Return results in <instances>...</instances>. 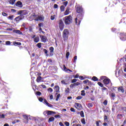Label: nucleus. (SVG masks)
<instances>
[{"label": "nucleus", "instance_id": "35", "mask_svg": "<svg viewBox=\"0 0 126 126\" xmlns=\"http://www.w3.org/2000/svg\"><path fill=\"white\" fill-rule=\"evenodd\" d=\"M23 118L25 119V120H27V121H28L29 120V116L27 115H23Z\"/></svg>", "mask_w": 126, "mask_h": 126}, {"label": "nucleus", "instance_id": "26", "mask_svg": "<svg viewBox=\"0 0 126 126\" xmlns=\"http://www.w3.org/2000/svg\"><path fill=\"white\" fill-rule=\"evenodd\" d=\"M81 92V96H85V95H86V94H85V90H82Z\"/></svg>", "mask_w": 126, "mask_h": 126}, {"label": "nucleus", "instance_id": "29", "mask_svg": "<svg viewBox=\"0 0 126 126\" xmlns=\"http://www.w3.org/2000/svg\"><path fill=\"white\" fill-rule=\"evenodd\" d=\"M60 97H61V94H59L56 98V101H59V99H60Z\"/></svg>", "mask_w": 126, "mask_h": 126}, {"label": "nucleus", "instance_id": "55", "mask_svg": "<svg viewBox=\"0 0 126 126\" xmlns=\"http://www.w3.org/2000/svg\"><path fill=\"white\" fill-rule=\"evenodd\" d=\"M48 91H49V92H53V89H52L51 88H49L48 89Z\"/></svg>", "mask_w": 126, "mask_h": 126}, {"label": "nucleus", "instance_id": "42", "mask_svg": "<svg viewBox=\"0 0 126 126\" xmlns=\"http://www.w3.org/2000/svg\"><path fill=\"white\" fill-rule=\"evenodd\" d=\"M37 46L38 48H39V49H41V47H42L41 43H38L37 44Z\"/></svg>", "mask_w": 126, "mask_h": 126}, {"label": "nucleus", "instance_id": "21", "mask_svg": "<svg viewBox=\"0 0 126 126\" xmlns=\"http://www.w3.org/2000/svg\"><path fill=\"white\" fill-rule=\"evenodd\" d=\"M110 97L113 98V100H115L114 98H115V97H116V94H115V93H112L111 94H110Z\"/></svg>", "mask_w": 126, "mask_h": 126}, {"label": "nucleus", "instance_id": "41", "mask_svg": "<svg viewBox=\"0 0 126 126\" xmlns=\"http://www.w3.org/2000/svg\"><path fill=\"white\" fill-rule=\"evenodd\" d=\"M118 119H122L123 118V115L122 114H118L117 115Z\"/></svg>", "mask_w": 126, "mask_h": 126}, {"label": "nucleus", "instance_id": "48", "mask_svg": "<svg viewBox=\"0 0 126 126\" xmlns=\"http://www.w3.org/2000/svg\"><path fill=\"white\" fill-rule=\"evenodd\" d=\"M68 57H69V52H67L66 53V58L68 59Z\"/></svg>", "mask_w": 126, "mask_h": 126}, {"label": "nucleus", "instance_id": "49", "mask_svg": "<svg viewBox=\"0 0 126 126\" xmlns=\"http://www.w3.org/2000/svg\"><path fill=\"white\" fill-rule=\"evenodd\" d=\"M5 44L7 45H10V44H11V43L10 42V41H6Z\"/></svg>", "mask_w": 126, "mask_h": 126}, {"label": "nucleus", "instance_id": "8", "mask_svg": "<svg viewBox=\"0 0 126 126\" xmlns=\"http://www.w3.org/2000/svg\"><path fill=\"white\" fill-rule=\"evenodd\" d=\"M40 37L41 40V42H43V43H46V42L48 41V39H47V37L44 35H40Z\"/></svg>", "mask_w": 126, "mask_h": 126}, {"label": "nucleus", "instance_id": "9", "mask_svg": "<svg viewBox=\"0 0 126 126\" xmlns=\"http://www.w3.org/2000/svg\"><path fill=\"white\" fill-rule=\"evenodd\" d=\"M103 82L105 85H108V84H110L111 80H110L109 78L104 79V80H103Z\"/></svg>", "mask_w": 126, "mask_h": 126}, {"label": "nucleus", "instance_id": "33", "mask_svg": "<svg viewBox=\"0 0 126 126\" xmlns=\"http://www.w3.org/2000/svg\"><path fill=\"white\" fill-rule=\"evenodd\" d=\"M98 85H99V86H100V87H104V85L103 84H102L101 82H98L97 83Z\"/></svg>", "mask_w": 126, "mask_h": 126}, {"label": "nucleus", "instance_id": "25", "mask_svg": "<svg viewBox=\"0 0 126 126\" xmlns=\"http://www.w3.org/2000/svg\"><path fill=\"white\" fill-rule=\"evenodd\" d=\"M42 79V77L38 76L36 79L37 82H40Z\"/></svg>", "mask_w": 126, "mask_h": 126}, {"label": "nucleus", "instance_id": "11", "mask_svg": "<svg viewBox=\"0 0 126 126\" xmlns=\"http://www.w3.org/2000/svg\"><path fill=\"white\" fill-rule=\"evenodd\" d=\"M44 114H47L48 116L51 115H56V112L54 111H46L44 112Z\"/></svg>", "mask_w": 126, "mask_h": 126}, {"label": "nucleus", "instance_id": "61", "mask_svg": "<svg viewBox=\"0 0 126 126\" xmlns=\"http://www.w3.org/2000/svg\"><path fill=\"white\" fill-rule=\"evenodd\" d=\"M70 111H71V112H75V109H74V108H71Z\"/></svg>", "mask_w": 126, "mask_h": 126}, {"label": "nucleus", "instance_id": "46", "mask_svg": "<svg viewBox=\"0 0 126 126\" xmlns=\"http://www.w3.org/2000/svg\"><path fill=\"white\" fill-rule=\"evenodd\" d=\"M76 60H77V56H75L74 57V61H73V63H76Z\"/></svg>", "mask_w": 126, "mask_h": 126}, {"label": "nucleus", "instance_id": "45", "mask_svg": "<svg viewBox=\"0 0 126 126\" xmlns=\"http://www.w3.org/2000/svg\"><path fill=\"white\" fill-rule=\"evenodd\" d=\"M65 92L66 93V94H68V93H69V88L66 89Z\"/></svg>", "mask_w": 126, "mask_h": 126}, {"label": "nucleus", "instance_id": "3", "mask_svg": "<svg viewBox=\"0 0 126 126\" xmlns=\"http://www.w3.org/2000/svg\"><path fill=\"white\" fill-rule=\"evenodd\" d=\"M18 14L24 16V15H27L28 14V11L27 10H20L18 12Z\"/></svg>", "mask_w": 126, "mask_h": 126}, {"label": "nucleus", "instance_id": "1", "mask_svg": "<svg viewBox=\"0 0 126 126\" xmlns=\"http://www.w3.org/2000/svg\"><path fill=\"white\" fill-rule=\"evenodd\" d=\"M69 35V32L67 29L64 30L63 33V41H66L68 39V35Z\"/></svg>", "mask_w": 126, "mask_h": 126}, {"label": "nucleus", "instance_id": "38", "mask_svg": "<svg viewBox=\"0 0 126 126\" xmlns=\"http://www.w3.org/2000/svg\"><path fill=\"white\" fill-rule=\"evenodd\" d=\"M83 98V97L82 96H78L76 97V99L77 100H81V99H82Z\"/></svg>", "mask_w": 126, "mask_h": 126}, {"label": "nucleus", "instance_id": "56", "mask_svg": "<svg viewBox=\"0 0 126 126\" xmlns=\"http://www.w3.org/2000/svg\"><path fill=\"white\" fill-rule=\"evenodd\" d=\"M64 124L65 125V126H69V123L67 122H65Z\"/></svg>", "mask_w": 126, "mask_h": 126}, {"label": "nucleus", "instance_id": "62", "mask_svg": "<svg viewBox=\"0 0 126 126\" xmlns=\"http://www.w3.org/2000/svg\"><path fill=\"white\" fill-rule=\"evenodd\" d=\"M38 100H39V101H40V102H43V98H42V97H39V98H38Z\"/></svg>", "mask_w": 126, "mask_h": 126}, {"label": "nucleus", "instance_id": "47", "mask_svg": "<svg viewBox=\"0 0 126 126\" xmlns=\"http://www.w3.org/2000/svg\"><path fill=\"white\" fill-rule=\"evenodd\" d=\"M55 118H56V119H61V116L60 115H55Z\"/></svg>", "mask_w": 126, "mask_h": 126}, {"label": "nucleus", "instance_id": "19", "mask_svg": "<svg viewBox=\"0 0 126 126\" xmlns=\"http://www.w3.org/2000/svg\"><path fill=\"white\" fill-rule=\"evenodd\" d=\"M64 14L65 15H67L68 14H69V8H67L66 10L64 13Z\"/></svg>", "mask_w": 126, "mask_h": 126}, {"label": "nucleus", "instance_id": "7", "mask_svg": "<svg viewBox=\"0 0 126 126\" xmlns=\"http://www.w3.org/2000/svg\"><path fill=\"white\" fill-rule=\"evenodd\" d=\"M78 15L77 16V18L75 19V23L76 25H80V23L81 22V18L79 19Z\"/></svg>", "mask_w": 126, "mask_h": 126}, {"label": "nucleus", "instance_id": "39", "mask_svg": "<svg viewBox=\"0 0 126 126\" xmlns=\"http://www.w3.org/2000/svg\"><path fill=\"white\" fill-rule=\"evenodd\" d=\"M14 2H15V0H11V1L9 2V3L10 4H14Z\"/></svg>", "mask_w": 126, "mask_h": 126}, {"label": "nucleus", "instance_id": "63", "mask_svg": "<svg viewBox=\"0 0 126 126\" xmlns=\"http://www.w3.org/2000/svg\"><path fill=\"white\" fill-rule=\"evenodd\" d=\"M51 20H54L55 19V15L51 16Z\"/></svg>", "mask_w": 126, "mask_h": 126}, {"label": "nucleus", "instance_id": "43", "mask_svg": "<svg viewBox=\"0 0 126 126\" xmlns=\"http://www.w3.org/2000/svg\"><path fill=\"white\" fill-rule=\"evenodd\" d=\"M76 81H77V79H73L72 80V81H71V83H75V82H76Z\"/></svg>", "mask_w": 126, "mask_h": 126}, {"label": "nucleus", "instance_id": "54", "mask_svg": "<svg viewBox=\"0 0 126 126\" xmlns=\"http://www.w3.org/2000/svg\"><path fill=\"white\" fill-rule=\"evenodd\" d=\"M36 94V95H38V96H40V95H41L42 94V93H41V92H37Z\"/></svg>", "mask_w": 126, "mask_h": 126}, {"label": "nucleus", "instance_id": "37", "mask_svg": "<svg viewBox=\"0 0 126 126\" xmlns=\"http://www.w3.org/2000/svg\"><path fill=\"white\" fill-rule=\"evenodd\" d=\"M14 45H18V46H21V43L18 42H14Z\"/></svg>", "mask_w": 126, "mask_h": 126}, {"label": "nucleus", "instance_id": "34", "mask_svg": "<svg viewBox=\"0 0 126 126\" xmlns=\"http://www.w3.org/2000/svg\"><path fill=\"white\" fill-rule=\"evenodd\" d=\"M34 18H35V21H37V19H39V15H34Z\"/></svg>", "mask_w": 126, "mask_h": 126}, {"label": "nucleus", "instance_id": "15", "mask_svg": "<svg viewBox=\"0 0 126 126\" xmlns=\"http://www.w3.org/2000/svg\"><path fill=\"white\" fill-rule=\"evenodd\" d=\"M44 104L46 105V106H48V107H50V108H53V105L50 104L48 101H47V100L44 99Z\"/></svg>", "mask_w": 126, "mask_h": 126}, {"label": "nucleus", "instance_id": "30", "mask_svg": "<svg viewBox=\"0 0 126 126\" xmlns=\"http://www.w3.org/2000/svg\"><path fill=\"white\" fill-rule=\"evenodd\" d=\"M106 78L107 77L105 76L100 77V81H101V80H104L105 79H106Z\"/></svg>", "mask_w": 126, "mask_h": 126}, {"label": "nucleus", "instance_id": "20", "mask_svg": "<svg viewBox=\"0 0 126 126\" xmlns=\"http://www.w3.org/2000/svg\"><path fill=\"white\" fill-rule=\"evenodd\" d=\"M118 91L119 92H121V93H124V88H123L122 87H119L118 89Z\"/></svg>", "mask_w": 126, "mask_h": 126}, {"label": "nucleus", "instance_id": "36", "mask_svg": "<svg viewBox=\"0 0 126 126\" xmlns=\"http://www.w3.org/2000/svg\"><path fill=\"white\" fill-rule=\"evenodd\" d=\"M13 15L9 16L8 18V19H9L10 20H13Z\"/></svg>", "mask_w": 126, "mask_h": 126}, {"label": "nucleus", "instance_id": "17", "mask_svg": "<svg viewBox=\"0 0 126 126\" xmlns=\"http://www.w3.org/2000/svg\"><path fill=\"white\" fill-rule=\"evenodd\" d=\"M16 5V6H18V7H22V2L20 1H18L17 2Z\"/></svg>", "mask_w": 126, "mask_h": 126}, {"label": "nucleus", "instance_id": "31", "mask_svg": "<svg viewBox=\"0 0 126 126\" xmlns=\"http://www.w3.org/2000/svg\"><path fill=\"white\" fill-rule=\"evenodd\" d=\"M92 80H94V81H98V78H97V77L94 76L92 78Z\"/></svg>", "mask_w": 126, "mask_h": 126}, {"label": "nucleus", "instance_id": "14", "mask_svg": "<svg viewBox=\"0 0 126 126\" xmlns=\"http://www.w3.org/2000/svg\"><path fill=\"white\" fill-rule=\"evenodd\" d=\"M54 49L53 47H51L49 48V50L50 51V55L51 57L54 56V54H53V53H54Z\"/></svg>", "mask_w": 126, "mask_h": 126}, {"label": "nucleus", "instance_id": "32", "mask_svg": "<svg viewBox=\"0 0 126 126\" xmlns=\"http://www.w3.org/2000/svg\"><path fill=\"white\" fill-rule=\"evenodd\" d=\"M88 108H92L93 107V103H89L88 104Z\"/></svg>", "mask_w": 126, "mask_h": 126}, {"label": "nucleus", "instance_id": "23", "mask_svg": "<svg viewBox=\"0 0 126 126\" xmlns=\"http://www.w3.org/2000/svg\"><path fill=\"white\" fill-rule=\"evenodd\" d=\"M43 52H44V54H46V57H49V55L48 54V50H47L46 49H44Z\"/></svg>", "mask_w": 126, "mask_h": 126}, {"label": "nucleus", "instance_id": "13", "mask_svg": "<svg viewBox=\"0 0 126 126\" xmlns=\"http://www.w3.org/2000/svg\"><path fill=\"white\" fill-rule=\"evenodd\" d=\"M54 90L55 91V92H57L56 95H58V93H60V87H59V86H55Z\"/></svg>", "mask_w": 126, "mask_h": 126}, {"label": "nucleus", "instance_id": "58", "mask_svg": "<svg viewBox=\"0 0 126 126\" xmlns=\"http://www.w3.org/2000/svg\"><path fill=\"white\" fill-rule=\"evenodd\" d=\"M2 15L3 16H7V14H6V13L2 12Z\"/></svg>", "mask_w": 126, "mask_h": 126}, {"label": "nucleus", "instance_id": "4", "mask_svg": "<svg viewBox=\"0 0 126 126\" xmlns=\"http://www.w3.org/2000/svg\"><path fill=\"white\" fill-rule=\"evenodd\" d=\"M59 28L61 31H63V28L64 27V25H63V20H60L59 21Z\"/></svg>", "mask_w": 126, "mask_h": 126}, {"label": "nucleus", "instance_id": "28", "mask_svg": "<svg viewBox=\"0 0 126 126\" xmlns=\"http://www.w3.org/2000/svg\"><path fill=\"white\" fill-rule=\"evenodd\" d=\"M80 115L82 118H84V112L83 111H81L80 113Z\"/></svg>", "mask_w": 126, "mask_h": 126}, {"label": "nucleus", "instance_id": "6", "mask_svg": "<svg viewBox=\"0 0 126 126\" xmlns=\"http://www.w3.org/2000/svg\"><path fill=\"white\" fill-rule=\"evenodd\" d=\"M24 16L23 15H20L18 16V17H16L14 19L15 21H16V22H19V21H20V20H22V19H24Z\"/></svg>", "mask_w": 126, "mask_h": 126}, {"label": "nucleus", "instance_id": "60", "mask_svg": "<svg viewBox=\"0 0 126 126\" xmlns=\"http://www.w3.org/2000/svg\"><path fill=\"white\" fill-rule=\"evenodd\" d=\"M104 90H107L108 91V89H107L106 88H105V87H103L102 89V91H104Z\"/></svg>", "mask_w": 126, "mask_h": 126}, {"label": "nucleus", "instance_id": "27", "mask_svg": "<svg viewBox=\"0 0 126 126\" xmlns=\"http://www.w3.org/2000/svg\"><path fill=\"white\" fill-rule=\"evenodd\" d=\"M64 8H65V7L63 5H62L60 7V9L61 11H64Z\"/></svg>", "mask_w": 126, "mask_h": 126}, {"label": "nucleus", "instance_id": "40", "mask_svg": "<svg viewBox=\"0 0 126 126\" xmlns=\"http://www.w3.org/2000/svg\"><path fill=\"white\" fill-rule=\"evenodd\" d=\"M81 122L83 125H85V124H86V122H85V119L84 118L82 119Z\"/></svg>", "mask_w": 126, "mask_h": 126}, {"label": "nucleus", "instance_id": "53", "mask_svg": "<svg viewBox=\"0 0 126 126\" xmlns=\"http://www.w3.org/2000/svg\"><path fill=\"white\" fill-rule=\"evenodd\" d=\"M88 82H89V80H86L83 81V83H84V84H86V83H88Z\"/></svg>", "mask_w": 126, "mask_h": 126}, {"label": "nucleus", "instance_id": "50", "mask_svg": "<svg viewBox=\"0 0 126 126\" xmlns=\"http://www.w3.org/2000/svg\"><path fill=\"white\" fill-rule=\"evenodd\" d=\"M99 123H101V121H96V126H100V125L99 124Z\"/></svg>", "mask_w": 126, "mask_h": 126}, {"label": "nucleus", "instance_id": "57", "mask_svg": "<svg viewBox=\"0 0 126 126\" xmlns=\"http://www.w3.org/2000/svg\"><path fill=\"white\" fill-rule=\"evenodd\" d=\"M58 7H59V5H58V4H55L54 5V8H58Z\"/></svg>", "mask_w": 126, "mask_h": 126}, {"label": "nucleus", "instance_id": "24", "mask_svg": "<svg viewBox=\"0 0 126 126\" xmlns=\"http://www.w3.org/2000/svg\"><path fill=\"white\" fill-rule=\"evenodd\" d=\"M39 40H40V38H39V37H35L34 38V42L35 43H38V42H39Z\"/></svg>", "mask_w": 126, "mask_h": 126}, {"label": "nucleus", "instance_id": "10", "mask_svg": "<svg viewBox=\"0 0 126 126\" xmlns=\"http://www.w3.org/2000/svg\"><path fill=\"white\" fill-rule=\"evenodd\" d=\"M120 36H121V37H120V39L122 41H126V34L125 33H120Z\"/></svg>", "mask_w": 126, "mask_h": 126}, {"label": "nucleus", "instance_id": "51", "mask_svg": "<svg viewBox=\"0 0 126 126\" xmlns=\"http://www.w3.org/2000/svg\"><path fill=\"white\" fill-rule=\"evenodd\" d=\"M40 86L42 87V88H43L44 89H46V88H47V86L44 85H41Z\"/></svg>", "mask_w": 126, "mask_h": 126}, {"label": "nucleus", "instance_id": "22", "mask_svg": "<svg viewBox=\"0 0 126 126\" xmlns=\"http://www.w3.org/2000/svg\"><path fill=\"white\" fill-rule=\"evenodd\" d=\"M55 121V118L51 117L49 119L48 122L51 123V122H54Z\"/></svg>", "mask_w": 126, "mask_h": 126}, {"label": "nucleus", "instance_id": "12", "mask_svg": "<svg viewBox=\"0 0 126 126\" xmlns=\"http://www.w3.org/2000/svg\"><path fill=\"white\" fill-rule=\"evenodd\" d=\"M14 33H16V34H18L19 35H23V32H21L20 30H15L13 31Z\"/></svg>", "mask_w": 126, "mask_h": 126}, {"label": "nucleus", "instance_id": "2", "mask_svg": "<svg viewBox=\"0 0 126 126\" xmlns=\"http://www.w3.org/2000/svg\"><path fill=\"white\" fill-rule=\"evenodd\" d=\"M64 18H65V20H64L65 24L66 25L70 24V23L72 22V17H71V16L69 15L68 16H66Z\"/></svg>", "mask_w": 126, "mask_h": 126}, {"label": "nucleus", "instance_id": "18", "mask_svg": "<svg viewBox=\"0 0 126 126\" xmlns=\"http://www.w3.org/2000/svg\"><path fill=\"white\" fill-rule=\"evenodd\" d=\"M39 20H44V16L42 15L38 16V19H36V21H39Z\"/></svg>", "mask_w": 126, "mask_h": 126}, {"label": "nucleus", "instance_id": "52", "mask_svg": "<svg viewBox=\"0 0 126 126\" xmlns=\"http://www.w3.org/2000/svg\"><path fill=\"white\" fill-rule=\"evenodd\" d=\"M67 3H68V2L67 1H66L63 2V4H64V5L65 6H66L67 5Z\"/></svg>", "mask_w": 126, "mask_h": 126}, {"label": "nucleus", "instance_id": "44", "mask_svg": "<svg viewBox=\"0 0 126 126\" xmlns=\"http://www.w3.org/2000/svg\"><path fill=\"white\" fill-rule=\"evenodd\" d=\"M103 104L105 106H107V105H108V101H107L106 100H104L103 102Z\"/></svg>", "mask_w": 126, "mask_h": 126}, {"label": "nucleus", "instance_id": "59", "mask_svg": "<svg viewBox=\"0 0 126 126\" xmlns=\"http://www.w3.org/2000/svg\"><path fill=\"white\" fill-rule=\"evenodd\" d=\"M75 84L76 86H78L80 85V83L78 82L75 83Z\"/></svg>", "mask_w": 126, "mask_h": 126}, {"label": "nucleus", "instance_id": "64", "mask_svg": "<svg viewBox=\"0 0 126 126\" xmlns=\"http://www.w3.org/2000/svg\"><path fill=\"white\" fill-rule=\"evenodd\" d=\"M59 125L61 126H64V125H63V123L62 122H60Z\"/></svg>", "mask_w": 126, "mask_h": 126}, {"label": "nucleus", "instance_id": "16", "mask_svg": "<svg viewBox=\"0 0 126 126\" xmlns=\"http://www.w3.org/2000/svg\"><path fill=\"white\" fill-rule=\"evenodd\" d=\"M75 105L77 109H81V108H82V105H81L80 103H75Z\"/></svg>", "mask_w": 126, "mask_h": 126}, {"label": "nucleus", "instance_id": "5", "mask_svg": "<svg viewBox=\"0 0 126 126\" xmlns=\"http://www.w3.org/2000/svg\"><path fill=\"white\" fill-rule=\"evenodd\" d=\"M76 12L78 13H82L83 12V8H82V6L80 5L77 6Z\"/></svg>", "mask_w": 126, "mask_h": 126}]
</instances>
